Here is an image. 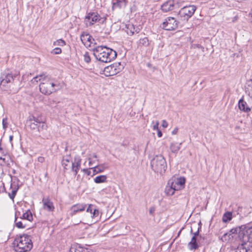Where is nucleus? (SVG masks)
I'll use <instances>...</instances> for the list:
<instances>
[{
	"mask_svg": "<svg viewBox=\"0 0 252 252\" xmlns=\"http://www.w3.org/2000/svg\"><path fill=\"white\" fill-rule=\"evenodd\" d=\"M181 144L182 143L180 144L174 142L171 143L170 145V149L171 152L175 154L177 153L180 149V146Z\"/></svg>",
	"mask_w": 252,
	"mask_h": 252,
	"instance_id": "bb28decb",
	"label": "nucleus"
},
{
	"mask_svg": "<svg viewBox=\"0 0 252 252\" xmlns=\"http://www.w3.org/2000/svg\"><path fill=\"white\" fill-rule=\"evenodd\" d=\"M192 229H191L190 232L192 233Z\"/></svg>",
	"mask_w": 252,
	"mask_h": 252,
	"instance_id": "5fc2aeb1",
	"label": "nucleus"
},
{
	"mask_svg": "<svg viewBox=\"0 0 252 252\" xmlns=\"http://www.w3.org/2000/svg\"><path fill=\"white\" fill-rule=\"evenodd\" d=\"M81 40L84 45L87 47L91 46V44L93 43L94 39L89 34H82Z\"/></svg>",
	"mask_w": 252,
	"mask_h": 252,
	"instance_id": "f3484780",
	"label": "nucleus"
},
{
	"mask_svg": "<svg viewBox=\"0 0 252 252\" xmlns=\"http://www.w3.org/2000/svg\"><path fill=\"white\" fill-rule=\"evenodd\" d=\"M250 15L252 17V9L251 10V12L250 13Z\"/></svg>",
	"mask_w": 252,
	"mask_h": 252,
	"instance_id": "864d4df0",
	"label": "nucleus"
},
{
	"mask_svg": "<svg viewBox=\"0 0 252 252\" xmlns=\"http://www.w3.org/2000/svg\"><path fill=\"white\" fill-rule=\"evenodd\" d=\"M71 162L72 163L71 158L69 155L65 156L62 160V165L65 169H67L70 167Z\"/></svg>",
	"mask_w": 252,
	"mask_h": 252,
	"instance_id": "b1692460",
	"label": "nucleus"
},
{
	"mask_svg": "<svg viewBox=\"0 0 252 252\" xmlns=\"http://www.w3.org/2000/svg\"><path fill=\"white\" fill-rule=\"evenodd\" d=\"M185 181L186 180L184 177L172 178L168 181L169 185L172 186L175 191L183 189L184 187Z\"/></svg>",
	"mask_w": 252,
	"mask_h": 252,
	"instance_id": "9b49d317",
	"label": "nucleus"
},
{
	"mask_svg": "<svg viewBox=\"0 0 252 252\" xmlns=\"http://www.w3.org/2000/svg\"><path fill=\"white\" fill-rule=\"evenodd\" d=\"M243 124L242 122L240 123V125H237L235 127V130L237 133H243L245 132V128L242 126Z\"/></svg>",
	"mask_w": 252,
	"mask_h": 252,
	"instance_id": "72a5a7b5",
	"label": "nucleus"
},
{
	"mask_svg": "<svg viewBox=\"0 0 252 252\" xmlns=\"http://www.w3.org/2000/svg\"><path fill=\"white\" fill-rule=\"evenodd\" d=\"M95 209V207L92 205L90 204L87 208L86 211L88 213H90L91 215L92 214L94 210Z\"/></svg>",
	"mask_w": 252,
	"mask_h": 252,
	"instance_id": "4c0bfd02",
	"label": "nucleus"
},
{
	"mask_svg": "<svg viewBox=\"0 0 252 252\" xmlns=\"http://www.w3.org/2000/svg\"><path fill=\"white\" fill-rule=\"evenodd\" d=\"M7 118H3L2 120V126L4 129H6L8 127Z\"/></svg>",
	"mask_w": 252,
	"mask_h": 252,
	"instance_id": "37998d69",
	"label": "nucleus"
},
{
	"mask_svg": "<svg viewBox=\"0 0 252 252\" xmlns=\"http://www.w3.org/2000/svg\"><path fill=\"white\" fill-rule=\"evenodd\" d=\"M157 131L158 132L157 134H158V137H161L162 135V133L161 131L159 129H158Z\"/></svg>",
	"mask_w": 252,
	"mask_h": 252,
	"instance_id": "3c124183",
	"label": "nucleus"
},
{
	"mask_svg": "<svg viewBox=\"0 0 252 252\" xmlns=\"http://www.w3.org/2000/svg\"><path fill=\"white\" fill-rule=\"evenodd\" d=\"M200 227H201V226L198 227L197 231L196 232H195L193 233V236H194V238H196L197 236H198L199 233V228Z\"/></svg>",
	"mask_w": 252,
	"mask_h": 252,
	"instance_id": "a18cd8bd",
	"label": "nucleus"
},
{
	"mask_svg": "<svg viewBox=\"0 0 252 252\" xmlns=\"http://www.w3.org/2000/svg\"><path fill=\"white\" fill-rule=\"evenodd\" d=\"M196 9V6L193 5L184 6L178 15L183 20H188L194 14Z\"/></svg>",
	"mask_w": 252,
	"mask_h": 252,
	"instance_id": "0eeeda50",
	"label": "nucleus"
},
{
	"mask_svg": "<svg viewBox=\"0 0 252 252\" xmlns=\"http://www.w3.org/2000/svg\"><path fill=\"white\" fill-rule=\"evenodd\" d=\"M123 69V66L120 63H113L109 66L105 67L104 69V74L106 76H111L117 74Z\"/></svg>",
	"mask_w": 252,
	"mask_h": 252,
	"instance_id": "6e6552de",
	"label": "nucleus"
},
{
	"mask_svg": "<svg viewBox=\"0 0 252 252\" xmlns=\"http://www.w3.org/2000/svg\"><path fill=\"white\" fill-rule=\"evenodd\" d=\"M252 234V222L247 225L240 226L239 238L243 239L245 236L250 235Z\"/></svg>",
	"mask_w": 252,
	"mask_h": 252,
	"instance_id": "f8f14e48",
	"label": "nucleus"
},
{
	"mask_svg": "<svg viewBox=\"0 0 252 252\" xmlns=\"http://www.w3.org/2000/svg\"><path fill=\"white\" fill-rule=\"evenodd\" d=\"M81 160L79 157H76L74 158V162L71 163L72 170L74 172V175H76L78 173L81 165Z\"/></svg>",
	"mask_w": 252,
	"mask_h": 252,
	"instance_id": "6ab92c4d",
	"label": "nucleus"
},
{
	"mask_svg": "<svg viewBox=\"0 0 252 252\" xmlns=\"http://www.w3.org/2000/svg\"><path fill=\"white\" fill-rule=\"evenodd\" d=\"M188 247L190 250H195L199 247L197 243V238L192 236L191 241L188 243Z\"/></svg>",
	"mask_w": 252,
	"mask_h": 252,
	"instance_id": "4be33fe9",
	"label": "nucleus"
},
{
	"mask_svg": "<svg viewBox=\"0 0 252 252\" xmlns=\"http://www.w3.org/2000/svg\"><path fill=\"white\" fill-rule=\"evenodd\" d=\"M83 171L86 173L88 175H90L91 174L90 171L88 169H83Z\"/></svg>",
	"mask_w": 252,
	"mask_h": 252,
	"instance_id": "09e8293b",
	"label": "nucleus"
},
{
	"mask_svg": "<svg viewBox=\"0 0 252 252\" xmlns=\"http://www.w3.org/2000/svg\"><path fill=\"white\" fill-rule=\"evenodd\" d=\"M138 47H147L149 45V40L146 37L141 38L137 42Z\"/></svg>",
	"mask_w": 252,
	"mask_h": 252,
	"instance_id": "393cba45",
	"label": "nucleus"
},
{
	"mask_svg": "<svg viewBox=\"0 0 252 252\" xmlns=\"http://www.w3.org/2000/svg\"><path fill=\"white\" fill-rule=\"evenodd\" d=\"M43 208L48 211L53 212L55 209L53 203L51 201L49 197H43L42 200Z\"/></svg>",
	"mask_w": 252,
	"mask_h": 252,
	"instance_id": "ddd939ff",
	"label": "nucleus"
},
{
	"mask_svg": "<svg viewBox=\"0 0 252 252\" xmlns=\"http://www.w3.org/2000/svg\"><path fill=\"white\" fill-rule=\"evenodd\" d=\"M246 243H243L238 245L236 249L232 250L231 252H251L250 250L247 249Z\"/></svg>",
	"mask_w": 252,
	"mask_h": 252,
	"instance_id": "5701e85b",
	"label": "nucleus"
},
{
	"mask_svg": "<svg viewBox=\"0 0 252 252\" xmlns=\"http://www.w3.org/2000/svg\"><path fill=\"white\" fill-rule=\"evenodd\" d=\"M61 53L62 49L59 47H56L51 51V53L54 55L60 54Z\"/></svg>",
	"mask_w": 252,
	"mask_h": 252,
	"instance_id": "ea45409f",
	"label": "nucleus"
},
{
	"mask_svg": "<svg viewBox=\"0 0 252 252\" xmlns=\"http://www.w3.org/2000/svg\"><path fill=\"white\" fill-rule=\"evenodd\" d=\"M106 20V16L101 17L97 12H90L87 14L84 23L87 27H91L95 23L104 24Z\"/></svg>",
	"mask_w": 252,
	"mask_h": 252,
	"instance_id": "39448f33",
	"label": "nucleus"
},
{
	"mask_svg": "<svg viewBox=\"0 0 252 252\" xmlns=\"http://www.w3.org/2000/svg\"><path fill=\"white\" fill-rule=\"evenodd\" d=\"M126 32L129 35H132L135 32L138 33L140 29L138 27H135L132 24L129 23L126 25Z\"/></svg>",
	"mask_w": 252,
	"mask_h": 252,
	"instance_id": "a211bd4d",
	"label": "nucleus"
},
{
	"mask_svg": "<svg viewBox=\"0 0 252 252\" xmlns=\"http://www.w3.org/2000/svg\"><path fill=\"white\" fill-rule=\"evenodd\" d=\"M178 22L174 18L169 17L166 18L160 27L167 31L174 30L177 28Z\"/></svg>",
	"mask_w": 252,
	"mask_h": 252,
	"instance_id": "1a4fd4ad",
	"label": "nucleus"
},
{
	"mask_svg": "<svg viewBox=\"0 0 252 252\" xmlns=\"http://www.w3.org/2000/svg\"><path fill=\"white\" fill-rule=\"evenodd\" d=\"M240 231V226L238 227L232 228L228 232L225 233L222 237V239L224 241H227L231 238H233V234H237L239 235Z\"/></svg>",
	"mask_w": 252,
	"mask_h": 252,
	"instance_id": "dca6fc26",
	"label": "nucleus"
},
{
	"mask_svg": "<svg viewBox=\"0 0 252 252\" xmlns=\"http://www.w3.org/2000/svg\"><path fill=\"white\" fill-rule=\"evenodd\" d=\"M38 123H39V118L33 116L30 117L27 121L28 126L32 130L37 129Z\"/></svg>",
	"mask_w": 252,
	"mask_h": 252,
	"instance_id": "4468645a",
	"label": "nucleus"
},
{
	"mask_svg": "<svg viewBox=\"0 0 252 252\" xmlns=\"http://www.w3.org/2000/svg\"><path fill=\"white\" fill-rule=\"evenodd\" d=\"M153 125V129L154 130H157L159 129L158 126H159V122L158 121H156V122H152Z\"/></svg>",
	"mask_w": 252,
	"mask_h": 252,
	"instance_id": "a19ab883",
	"label": "nucleus"
},
{
	"mask_svg": "<svg viewBox=\"0 0 252 252\" xmlns=\"http://www.w3.org/2000/svg\"><path fill=\"white\" fill-rule=\"evenodd\" d=\"M21 220H18L17 218L15 219V223L17 227L19 228H25L27 227V224L25 220H23L21 218Z\"/></svg>",
	"mask_w": 252,
	"mask_h": 252,
	"instance_id": "a878e982",
	"label": "nucleus"
},
{
	"mask_svg": "<svg viewBox=\"0 0 252 252\" xmlns=\"http://www.w3.org/2000/svg\"><path fill=\"white\" fill-rule=\"evenodd\" d=\"M99 212L98 210L95 208L94 210V211L91 215V217L93 218L96 219V220H97L99 218Z\"/></svg>",
	"mask_w": 252,
	"mask_h": 252,
	"instance_id": "e433bc0d",
	"label": "nucleus"
},
{
	"mask_svg": "<svg viewBox=\"0 0 252 252\" xmlns=\"http://www.w3.org/2000/svg\"><path fill=\"white\" fill-rule=\"evenodd\" d=\"M0 80V88L3 90H6L10 86V84L13 82L14 78L12 74L4 73L1 75Z\"/></svg>",
	"mask_w": 252,
	"mask_h": 252,
	"instance_id": "9d476101",
	"label": "nucleus"
},
{
	"mask_svg": "<svg viewBox=\"0 0 252 252\" xmlns=\"http://www.w3.org/2000/svg\"><path fill=\"white\" fill-rule=\"evenodd\" d=\"M108 168V166L106 163H102L98 164L94 167L91 168L94 172V174H98L104 171V170Z\"/></svg>",
	"mask_w": 252,
	"mask_h": 252,
	"instance_id": "412c9836",
	"label": "nucleus"
},
{
	"mask_svg": "<svg viewBox=\"0 0 252 252\" xmlns=\"http://www.w3.org/2000/svg\"><path fill=\"white\" fill-rule=\"evenodd\" d=\"M93 51L96 60L103 63L110 62L117 57L115 51L106 46H97L94 49Z\"/></svg>",
	"mask_w": 252,
	"mask_h": 252,
	"instance_id": "f03ea898",
	"label": "nucleus"
},
{
	"mask_svg": "<svg viewBox=\"0 0 252 252\" xmlns=\"http://www.w3.org/2000/svg\"><path fill=\"white\" fill-rule=\"evenodd\" d=\"M162 126L164 128H166L168 126V123L165 120H162Z\"/></svg>",
	"mask_w": 252,
	"mask_h": 252,
	"instance_id": "c03bdc74",
	"label": "nucleus"
},
{
	"mask_svg": "<svg viewBox=\"0 0 252 252\" xmlns=\"http://www.w3.org/2000/svg\"><path fill=\"white\" fill-rule=\"evenodd\" d=\"M97 156L96 154H90L88 155V160H89V166L93 165L94 163H95L96 161H98L97 159H94V158H97Z\"/></svg>",
	"mask_w": 252,
	"mask_h": 252,
	"instance_id": "c85d7f7f",
	"label": "nucleus"
},
{
	"mask_svg": "<svg viewBox=\"0 0 252 252\" xmlns=\"http://www.w3.org/2000/svg\"><path fill=\"white\" fill-rule=\"evenodd\" d=\"M238 107L241 111L245 112H249L251 109L248 106L247 103L244 101L243 98L240 99L238 102Z\"/></svg>",
	"mask_w": 252,
	"mask_h": 252,
	"instance_id": "aec40b11",
	"label": "nucleus"
},
{
	"mask_svg": "<svg viewBox=\"0 0 252 252\" xmlns=\"http://www.w3.org/2000/svg\"><path fill=\"white\" fill-rule=\"evenodd\" d=\"M87 205L85 204H77L72 206L70 208V215L73 216L77 213L79 212H82L86 208Z\"/></svg>",
	"mask_w": 252,
	"mask_h": 252,
	"instance_id": "2eb2a0df",
	"label": "nucleus"
},
{
	"mask_svg": "<svg viewBox=\"0 0 252 252\" xmlns=\"http://www.w3.org/2000/svg\"><path fill=\"white\" fill-rule=\"evenodd\" d=\"M125 4V0H117V2L113 3V6L122 7Z\"/></svg>",
	"mask_w": 252,
	"mask_h": 252,
	"instance_id": "c9c22d12",
	"label": "nucleus"
},
{
	"mask_svg": "<svg viewBox=\"0 0 252 252\" xmlns=\"http://www.w3.org/2000/svg\"><path fill=\"white\" fill-rule=\"evenodd\" d=\"M14 250L16 252H27L32 248L31 236L23 234L17 237L14 241Z\"/></svg>",
	"mask_w": 252,
	"mask_h": 252,
	"instance_id": "7ed1b4c3",
	"label": "nucleus"
},
{
	"mask_svg": "<svg viewBox=\"0 0 252 252\" xmlns=\"http://www.w3.org/2000/svg\"><path fill=\"white\" fill-rule=\"evenodd\" d=\"M174 192H175V190L173 189L172 186H171V185H169V182H168L167 184L165 189V192L168 195H172L174 194Z\"/></svg>",
	"mask_w": 252,
	"mask_h": 252,
	"instance_id": "2f4dec72",
	"label": "nucleus"
},
{
	"mask_svg": "<svg viewBox=\"0 0 252 252\" xmlns=\"http://www.w3.org/2000/svg\"><path fill=\"white\" fill-rule=\"evenodd\" d=\"M32 82L37 83L40 81L39 90L41 93L46 95H49L61 89L62 86L57 81L53 80L50 77L41 74L34 77Z\"/></svg>",
	"mask_w": 252,
	"mask_h": 252,
	"instance_id": "f257e3e1",
	"label": "nucleus"
},
{
	"mask_svg": "<svg viewBox=\"0 0 252 252\" xmlns=\"http://www.w3.org/2000/svg\"><path fill=\"white\" fill-rule=\"evenodd\" d=\"M37 130L38 132H41L43 130L47 128V125L43 122L41 118H39V123H38Z\"/></svg>",
	"mask_w": 252,
	"mask_h": 252,
	"instance_id": "7c9ffc66",
	"label": "nucleus"
},
{
	"mask_svg": "<svg viewBox=\"0 0 252 252\" xmlns=\"http://www.w3.org/2000/svg\"><path fill=\"white\" fill-rule=\"evenodd\" d=\"M107 177L106 175H99L94 178V182L96 184L105 183L107 181Z\"/></svg>",
	"mask_w": 252,
	"mask_h": 252,
	"instance_id": "c756f323",
	"label": "nucleus"
},
{
	"mask_svg": "<svg viewBox=\"0 0 252 252\" xmlns=\"http://www.w3.org/2000/svg\"><path fill=\"white\" fill-rule=\"evenodd\" d=\"M65 41L63 39H58L53 43V45L55 46H63L65 45Z\"/></svg>",
	"mask_w": 252,
	"mask_h": 252,
	"instance_id": "f704fd0d",
	"label": "nucleus"
},
{
	"mask_svg": "<svg viewBox=\"0 0 252 252\" xmlns=\"http://www.w3.org/2000/svg\"><path fill=\"white\" fill-rule=\"evenodd\" d=\"M178 128L177 127L175 128L172 131V134L174 135L176 134L178 132Z\"/></svg>",
	"mask_w": 252,
	"mask_h": 252,
	"instance_id": "8fccbe9b",
	"label": "nucleus"
},
{
	"mask_svg": "<svg viewBox=\"0 0 252 252\" xmlns=\"http://www.w3.org/2000/svg\"><path fill=\"white\" fill-rule=\"evenodd\" d=\"M84 60L85 62H86L87 63H89L91 61V58L89 56V54L88 52H86L84 56Z\"/></svg>",
	"mask_w": 252,
	"mask_h": 252,
	"instance_id": "58836bf2",
	"label": "nucleus"
},
{
	"mask_svg": "<svg viewBox=\"0 0 252 252\" xmlns=\"http://www.w3.org/2000/svg\"><path fill=\"white\" fill-rule=\"evenodd\" d=\"M37 160L38 162H39L40 163H42L44 161V158L42 157H39L38 158Z\"/></svg>",
	"mask_w": 252,
	"mask_h": 252,
	"instance_id": "49530a36",
	"label": "nucleus"
},
{
	"mask_svg": "<svg viewBox=\"0 0 252 252\" xmlns=\"http://www.w3.org/2000/svg\"><path fill=\"white\" fill-rule=\"evenodd\" d=\"M155 211V209L154 207H151L150 208V210H149V213L150 214L153 215L154 212Z\"/></svg>",
	"mask_w": 252,
	"mask_h": 252,
	"instance_id": "de8ad7c7",
	"label": "nucleus"
},
{
	"mask_svg": "<svg viewBox=\"0 0 252 252\" xmlns=\"http://www.w3.org/2000/svg\"><path fill=\"white\" fill-rule=\"evenodd\" d=\"M232 213L230 212H227L223 215L222 220L224 222H227L232 219Z\"/></svg>",
	"mask_w": 252,
	"mask_h": 252,
	"instance_id": "473e14b6",
	"label": "nucleus"
},
{
	"mask_svg": "<svg viewBox=\"0 0 252 252\" xmlns=\"http://www.w3.org/2000/svg\"><path fill=\"white\" fill-rule=\"evenodd\" d=\"M151 165L153 170L157 173L162 174L164 173L166 168V163L162 156H156L151 162Z\"/></svg>",
	"mask_w": 252,
	"mask_h": 252,
	"instance_id": "20e7f679",
	"label": "nucleus"
},
{
	"mask_svg": "<svg viewBox=\"0 0 252 252\" xmlns=\"http://www.w3.org/2000/svg\"><path fill=\"white\" fill-rule=\"evenodd\" d=\"M21 218L25 220L26 221L27 220L29 222H31L33 220L32 215L30 210H28L24 213Z\"/></svg>",
	"mask_w": 252,
	"mask_h": 252,
	"instance_id": "cd10ccee",
	"label": "nucleus"
},
{
	"mask_svg": "<svg viewBox=\"0 0 252 252\" xmlns=\"http://www.w3.org/2000/svg\"><path fill=\"white\" fill-rule=\"evenodd\" d=\"M17 189H13L11 193H9L8 195L10 199H11L13 201H14V198L16 194Z\"/></svg>",
	"mask_w": 252,
	"mask_h": 252,
	"instance_id": "79ce46f5",
	"label": "nucleus"
},
{
	"mask_svg": "<svg viewBox=\"0 0 252 252\" xmlns=\"http://www.w3.org/2000/svg\"><path fill=\"white\" fill-rule=\"evenodd\" d=\"M183 1L182 0H170L164 2L161 6L162 11L167 12L176 8H179Z\"/></svg>",
	"mask_w": 252,
	"mask_h": 252,
	"instance_id": "423d86ee",
	"label": "nucleus"
},
{
	"mask_svg": "<svg viewBox=\"0 0 252 252\" xmlns=\"http://www.w3.org/2000/svg\"><path fill=\"white\" fill-rule=\"evenodd\" d=\"M9 141H10V142L11 143V142H12V140H13V135H10V136H9Z\"/></svg>",
	"mask_w": 252,
	"mask_h": 252,
	"instance_id": "603ef678",
	"label": "nucleus"
}]
</instances>
